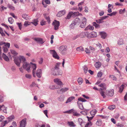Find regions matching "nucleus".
I'll use <instances>...</instances> for the list:
<instances>
[{
  "mask_svg": "<svg viewBox=\"0 0 127 127\" xmlns=\"http://www.w3.org/2000/svg\"><path fill=\"white\" fill-rule=\"evenodd\" d=\"M10 46V44L9 43H6L3 41L0 42V58L1 57L2 55L3 59L6 61H8L9 60L8 57L5 54L1 52V47H2L3 51L4 53H6L8 50L7 48H9Z\"/></svg>",
  "mask_w": 127,
  "mask_h": 127,
  "instance_id": "f257e3e1",
  "label": "nucleus"
},
{
  "mask_svg": "<svg viewBox=\"0 0 127 127\" xmlns=\"http://www.w3.org/2000/svg\"><path fill=\"white\" fill-rule=\"evenodd\" d=\"M14 60L15 63L18 66H20L21 63L23 64L26 62V58L23 56H20L18 58H15L14 59Z\"/></svg>",
  "mask_w": 127,
  "mask_h": 127,
  "instance_id": "f03ea898",
  "label": "nucleus"
},
{
  "mask_svg": "<svg viewBox=\"0 0 127 127\" xmlns=\"http://www.w3.org/2000/svg\"><path fill=\"white\" fill-rule=\"evenodd\" d=\"M98 86L102 88H100L99 91L100 92V93L101 95L103 97V98H104L105 97V95L104 93V92L102 91H105L106 90L105 84L104 83H101L100 85H98Z\"/></svg>",
  "mask_w": 127,
  "mask_h": 127,
  "instance_id": "7ed1b4c3",
  "label": "nucleus"
},
{
  "mask_svg": "<svg viewBox=\"0 0 127 127\" xmlns=\"http://www.w3.org/2000/svg\"><path fill=\"white\" fill-rule=\"evenodd\" d=\"M79 15H82V14H80L78 12H69L67 16L65 17V19H69L73 15L74 16H77Z\"/></svg>",
  "mask_w": 127,
  "mask_h": 127,
  "instance_id": "20e7f679",
  "label": "nucleus"
},
{
  "mask_svg": "<svg viewBox=\"0 0 127 127\" xmlns=\"http://www.w3.org/2000/svg\"><path fill=\"white\" fill-rule=\"evenodd\" d=\"M38 21L37 19H34L32 20L31 22H29L28 21H26L24 23V25L26 27L29 25L31 23L32 24L35 26H36L38 24Z\"/></svg>",
  "mask_w": 127,
  "mask_h": 127,
  "instance_id": "39448f33",
  "label": "nucleus"
},
{
  "mask_svg": "<svg viewBox=\"0 0 127 127\" xmlns=\"http://www.w3.org/2000/svg\"><path fill=\"white\" fill-rule=\"evenodd\" d=\"M23 68L26 69L29 72V71L30 70L31 68V66L28 63L26 62L24 63L23 64Z\"/></svg>",
  "mask_w": 127,
  "mask_h": 127,
  "instance_id": "423d86ee",
  "label": "nucleus"
},
{
  "mask_svg": "<svg viewBox=\"0 0 127 127\" xmlns=\"http://www.w3.org/2000/svg\"><path fill=\"white\" fill-rule=\"evenodd\" d=\"M52 25L54 26V29L57 30L58 29L60 25V22L59 21L55 20L52 23Z\"/></svg>",
  "mask_w": 127,
  "mask_h": 127,
  "instance_id": "0eeeda50",
  "label": "nucleus"
},
{
  "mask_svg": "<svg viewBox=\"0 0 127 127\" xmlns=\"http://www.w3.org/2000/svg\"><path fill=\"white\" fill-rule=\"evenodd\" d=\"M50 53L52 55L53 57L58 59H59V56H58L57 53L55 50H50Z\"/></svg>",
  "mask_w": 127,
  "mask_h": 127,
  "instance_id": "6e6552de",
  "label": "nucleus"
},
{
  "mask_svg": "<svg viewBox=\"0 0 127 127\" xmlns=\"http://www.w3.org/2000/svg\"><path fill=\"white\" fill-rule=\"evenodd\" d=\"M86 21V19L85 17H83V19L82 20V23L80 26V27L84 28L85 27Z\"/></svg>",
  "mask_w": 127,
  "mask_h": 127,
  "instance_id": "1a4fd4ad",
  "label": "nucleus"
},
{
  "mask_svg": "<svg viewBox=\"0 0 127 127\" xmlns=\"http://www.w3.org/2000/svg\"><path fill=\"white\" fill-rule=\"evenodd\" d=\"M54 81L56 84L58 85V86H60L61 87V86L63 85V83L61 80L58 78L54 79Z\"/></svg>",
  "mask_w": 127,
  "mask_h": 127,
  "instance_id": "9d476101",
  "label": "nucleus"
},
{
  "mask_svg": "<svg viewBox=\"0 0 127 127\" xmlns=\"http://www.w3.org/2000/svg\"><path fill=\"white\" fill-rule=\"evenodd\" d=\"M33 39L35 41L39 44H42L44 42V41H43L42 39L40 38H33Z\"/></svg>",
  "mask_w": 127,
  "mask_h": 127,
  "instance_id": "9b49d317",
  "label": "nucleus"
},
{
  "mask_svg": "<svg viewBox=\"0 0 127 127\" xmlns=\"http://www.w3.org/2000/svg\"><path fill=\"white\" fill-rule=\"evenodd\" d=\"M31 64H32V75L33 76L35 77V70L36 68V66L35 64H32V63H31Z\"/></svg>",
  "mask_w": 127,
  "mask_h": 127,
  "instance_id": "f8f14e48",
  "label": "nucleus"
},
{
  "mask_svg": "<svg viewBox=\"0 0 127 127\" xmlns=\"http://www.w3.org/2000/svg\"><path fill=\"white\" fill-rule=\"evenodd\" d=\"M60 63H57L55 64V66L54 68H52L51 69V70L52 71H57L59 70V66L60 64Z\"/></svg>",
  "mask_w": 127,
  "mask_h": 127,
  "instance_id": "ddd939ff",
  "label": "nucleus"
},
{
  "mask_svg": "<svg viewBox=\"0 0 127 127\" xmlns=\"http://www.w3.org/2000/svg\"><path fill=\"white\" fill-rule=\"evenodd\" d=\"M26 124V119H24L21 121L20 127H25Z\"/></svg>",
  "mask_w": 127,
  "mask_h": 127,
  "instance_id": "4468645a",
  "label": "nucleus"
},
{
  "mask_svg": "<svg viewBox=\"0 0 127 127\" xmlns=\"http://www.w3.org/2000/svg\"><path fill=\"white\" fill-rule=\"evenodd\" d=\"M36 74L37 76L38 77L40 78L42 75L41 69H38L37 70Z\"/></svg>",
  "mask_w": 127,
  "mask_h": 127,
  "instance_id": "2eb2a0df",
  "label": "nucleus"
},
{
  "mask_svg": "<svg viewBox=\"0 0 127 127\" xmlns=\"http://www.w3.org/2000/svg\"><path fill=\"white\" fill-rule=\"evenodd\" d=\"M57 71V72H56V71H52V74L54 76H56L57 75H61L62 74V72L61 70H59Z\"/></svg>",
  "mask_w": 127,
  "mask_h": 127,
  "instance_id": "dca6fc26",
  "label": "nucleus"
},
{
  "mask_svg": "<svg viewBox=\"0 0 127 127\" xmlns=\"http://www.w3.org/2000/svg\"><path fill=\"white\" fill-rule=\"evenodd\" d=\"M68 89L67 88H64L61 90H58L57 93L59 94H62L63 93H64L68 90Z\"/></svg>",
  "mask_w": 127,
  "mask_h": 127,
  "instance_id": "f3484780",
  "label": "nucleus"
},
{
  "mask_svg": "<svg viewBox=\"0 0 127 127\" xmlns=\"http://www.w3.org/2000/svg\"><path fill=\"white\" fill-rule=\"evenodd\" d=\"M66 47L63 46H60L59 48V50L62 54H63L66 50Z\"/></svg>",
  "mask_w": 127,
  "mask_h": 127,
  "instance_id": "a211bd4d",
  "label": "nucleus"
},
{
  "mask_svg": "<svg viewBox=\"0 0 127 127\" xmlns=\"http://www.w3.org/2000/svg\"><path fill=\"white\" fill-rule=\"evenodd\" d=\"M66 11L65 10H63L59 12L57 14V16L60 17L64 15L66 13Z\"/></svg>",
  "mask_w": 127,
  "mask_h": 127,
  "instance_id": "6ab92c4d",
  "label": "nucleus"
},
{
  "mask_svg": "<svg viewBox=\"0 0 127 127\" xmlns=\"http://www.w3.org/2000/svg\"><path fill=\"white\" fill-rule=\"evenodd\" d=\"M89 32H83L80 34H78L80 37L81 38L85 37V36L89 34Z\"/></svg>",
  "mask_w": 127,
  "mask_h": 127,
  "instance_id": "aec40b11",
  "label": "nucleus"
},
{
  "mask_svg": "<svg viewBox=\"0 0 127 127\" xmlns=\"http://www.w3.org/2000/svg\"><path fill=\"white\" fill-rule=\"evenodd\" d=\"M49 88L52 90H54L56 89H59L61 88L60 86H59L53 85H50L49 87Z\"/></svg>",
  "mask_w": 127,
  "mask_h": 127,
  "instance_id": "412c9836",
  "label": "nucleus"
},
{
  "mask_svg": "<svg viewBox=\"0 0 127 127\" xmlns=\"http://www.w3.org/2000/svg\"><path fill=\"white\" fill-rule=\"evenodd\" d=\"M80 21V19L79 18H76L72 22L75 25H78L79 24Z\"/></svg>",
  "mask_w": 127,
  "mask_h": 127,
  "instance_id": "4be33fe9",
  "label": "nucleus"
},
{
  "mask_svg": "<svg viewBox=\"0 0 127 127\" xmlns=\"http://www.w3.org/2000/svg\"><path fill=\"white\" fill-rule=\"evenodd\" d=\"M99 33L101 35V37L103 39H105L107 36L106 33L104 32H100Z\"/></svg>",
  "mask_w": 127,
  "mask_h": 127,
  "instance_id": "5701e85b",
  "label": "nucleus"
},
{
  "mask_svg": "<svg viewBox=\"0 0 127 127\" xmlns=\"http://www.w3.org/2000/svg\"><path fill=\"white\" fill-rule=\"evenodd\" d=\"M89 37H95L97 36V33L96 32H93L89 34Z\"/></svg>",
  "mask_w": 127,
  "mask_h": 127,
  "instance_id": "b1692460",
  "label": "nucleus"
},
{
  "mask_svg": "<svg viewBox=\"0 0 127 127\" xmlns=\"http://www.w3.org/2000/svg\"><path fill=\"white\" fill-rule=\"evenodd\" d=\"M75 98V97L74 96H71L68 97L66 101L65 102L66 103H68L70 102L73 99Z\"/></svg>",
  "mask_w": 127,
  "mask_h": 127,
  "instance_id": "393cba45",
  "label": "nucleus"
},
{
  "mask_svg": "<svg viewBox=\"0 0 127 127\" xmlns=\"http://www.w3.org/2000/svg\"><path fill=\"white\" fill-rule=\"evenodd\" d=\"M118 44L119 45H123L124 44V40L122 39H120L118 40Z\"/></svg>",
  "mask_w": 127,
  "mask_h": 127,
  "instance_id": "a878e982",
  "label": "nucleus"
},
{
  "mask_svg": "<svg viewBox=\"0 0 127 127\" xmlns=\"http://www.w3.org/2000/svg\"><path fill=\"white\" fill-rule=\"evenodd\" d=\"M101 65V63L99 62H96L95 64V66L96 68L100 67Z\"/></svg>",
  "mask_w": 127,
  "mask_h": 127,
  "instance_id": "bb28decb",
  "label": "nucleus"
},
{
  "mask_svg": "<svg viewBox=\"0 0 127 127\" xmlns=\"http://www.w3.org/2000/svg\"><path fill=\"white\" fill-rule=\"evenodd\" d=\"M125 87V86L124 84H122L121 86L120 87L119 90V92L120 93H121L122 92Z\"/></svg>",
  "mask_w": 127,
  "mask_h": 127,
  "instance_id": "cd10ccee",
  "label": "nucleus"
},
{
  "mask_svg": "<svg viewBox=\"0 0 127 127\" xmlns=\"http://www.w3.org/2000/svg\"><path fill=\"white\" fill-rule=\"evenodd\" d=\"M97 112L96 110H93L90 112V113L92 116H94Z\"/></svg>",
  "mask_w": 127,
  "mask_h": 127,
  "instance_id": "c85d7f7f",
  "label": "nucleus"
},
{
  "mask_svg": "<svg viewBox=\"0 0 127 127\" xmlns=\"http://www.w3.org/2000/svg\"><path fill=\"white\" fill-rule=\"evenodd\" d=\"M76 50L78 51H83L84 50L83 47L82 46H80L77 48Z\"/></svg>",
  "mask_w": 127,
  "mask_h": 127,
  "instance_id": "c756f323",
  "label": "nucleus"
},
{
  "mask_svg": "<svg viewBox=\"0 0 127 127\" xmlns=\"http://www.w3.org/2000/svg\"><path fill=\"white\" fill-rule=\"evenodd\" d=\"M78 82L79 85H81L82 83L83 80L82 79L81 77L78 78L77 80Z\"/></svg>",
  "mask_w": 127,
  "mask_h": 127,
  "instance_id": "7c9ffc66",
  "label": "nucleus"
},
{
  "mask_svg": "<svg viewBox=\"0 0 127 127\" xmlns=\"http://www.w3.org/2000/svg\"><path fill=\"white\" fill-rule=\"evenodd\" d=\"M77 103L80 109L81 110H82L83 109V106L82 104L80 103L78 101L77 102Z\"/></svg>",
  "mask_w": 127,
  "mask_h": 127,
  "instance_id": "2f4dec72",
  "label": "nucleus"
},
{
  "mask_svg": "<svg viewBox=\"0 0 127 127\" xmlns=\"http://www.w3.org/2000/svg\"><path fill=\"white\" fill-rule=\"evenodd\" d=\"M64 96L63 95H62L59 98V100L61 101H63L64 100Z\"/></svg>",
  "mask_w": 127,
  "mask_h": 127,
  "instance_id": "473e14b6",
  "label": "nucleus"
},
{
  "mask_svg": "<svg viewBox=\"0 0 127 127\" xmlns=\"http://www.w3.org/2000/svg\"><path fill=\"white\" fill-rule=\"evenodd\" d=\"M22 17L24 19L27 20L29 19V16L26 14H24L22 15Z\"/></svg>",
  "mask_w": 127,
  "mask_h": 127,
  "instance_id": "72a5a7b5",
  "label": "nucleus"
},
{
  "mask_svg": "<svg viewBox=\"0 0 127 127\" xmlns=\"http://www.w3.org/2000/svg\"><path fill=\"white\" fill-rule=\"evenodd\" d=\"M92 125V123L90 121L86 124L85 127H91Z\"/></svg>",
  "mask_w": 127,
  "mask_h": 127,
  "instance_id": "f704fd0d",
  "label": "nucleus"
},
{
  "mask_svg": "<svg viewBox=\"0 0 127 127\" xmlns=\"http://www.w3.org/2000/svg\"><path fill=\"white\" fill-rule=\"evenodd\" d=\"M75 112V110H74L73 109H71L67 111H65L64 113H73V112Z\"/></svg>",
  "mask_w": 127,
  "mask_h": 127,
  "instance_id": "c9c22d12",
  "label": "nucleus"
},
{
  "mask_svg": "<svg viewBox=\"0 0 127 127\" xmlns=\"http://www.w3.org/2000/svg\"><path fill=\"white\" fill-rule=\"evenodd\" d=\"M9 9H12L13 10H14L15 9L14 7L12 5L8 4L7 5Z\"/></svg>",
  "mask_w": 127,
  "mask_h": 127,
  "instance_id": "e433bc0d",
  "label": "nucleus"
},
{
  "mask_svg": "<svg viewBox=\"0 0 127 127\" xmlns=\"http://www.w3.org/2000/svg\"><path fill=\"white\" fill-rule=\"evenodd\" d=\"M68 124L70 126L72 127H75V124L73 122H68Z\"/></svg>",
  "mask_w": 127,
  "mask_h": 127,
  "instance_id": "4c0bfd02",
  "label": "nucleus"
},
{
  "mask_svg": "<svg viewBox=\"0 0 127 127\" xmlns=\"http://www.w3.org/2000/svg\"><path fill=\"white\" fill-rule=\"evenodd\" d=\"M114 95L113 91H109L108 92V95L109 96H112Z\"/></svg>",
  "mask_w": 127,
  "mask_h": 127,
  "instance_id": "58836bf2",
  "label": "nucleus"
},
{
  "mask_svg": "<svg viewBox=\"0 0 127 127\" xmlns=\"http://www.w3.org/2000/svg\"><path fill=\"white\" fill-rule=\"evenodd\" d=\"M115 106L114 105H110L108 107V109L111 110H113L115 108Z\"/></svg>",
  "mask_w": 127,
  "mask_h": 127,
  "instance_id": "ea45409f",
  "label": "nucleus"
},
{
  "mask_svg": "<svg viewBox=\"0 0 127 127\" xmlns=\"http://www.w3.org/2000/svg\"><path fill=\"white\" fill-rule=\"evenodd\" d=\"M78 100L79 101H81L82 102H85L87 101V100L81 97L79 98Z\"/></svg>",
  "mask_w": 127,
  "mask_h": 127,
  "instance_id": "a19ab883",
  "label": "nucleus"
},
{
  "mask_svg": "<svg viewBox=\"0 0 127 127\" xmlns=\"http://www.w3.org/2000/svg\"><path fill=\"white\" fill-rule=\"evenodd\" d=\"M8 21L9 23L10 24H12L14 22L13 19L11 17H10L8 18Z\"/></svg>",
  "mask_w": 127,
  "mask_h": 127,
  "instance_id": "79ce46f5",
  "label": "nucleus"
},
{
  "mask_svg": "<svg viewBox=\"0 0 127 127\" xmlns=\"http://www.w3.org/2000/svg\"><path fill=\"white\" fill-rule=\"evenodd\" d=\"M83 2H81L79 3L78 4V6H79L78 8V10H79V11H81L82 10V6H80V5H81L82 4H83Z\"/></svg>",
  "mask_w": 127,
  "mask_h": 127,
  "instance_id": "37998d69",
  "label": "nucleus"
},
{
  "mask_svg": "<svg viewBox=\"0 0 127 127\" xmlns=\"http://www.w3.org/2000/svg\"><path fill=\"white\" fill-rule=\"evenodd\" d=\"M102 122L100 120H97V121L96 122V124L99 126H101V125Z\"/></svg>",
  "mask_w": 127,
  "mask_h": 127,
  "instance_id": "c03bdc74",
  "label": "nucleus"
},
{
  "mask_svg": "<svg viewBox=\"0 0 127 127\" xmlns=\"http://www.w3.org/2000/svg\"><path fill=\"white\" fill-rule=\"evenodd\" d=\"M108 17V16H105L102 17L100 19H99V20H100V21H101V23H102L103 22L102 21L105 19L106 18H107Z\"/></svg>",
  "mask_w": 127,
  "mask_h": 127,
  "instance_id": "a18cd8bd",
  "label": "nucleus"
},
{
  "mask_svg": "<svg viewBox=\"0 0 127 127\" xmlns=\"http://www.w3.org/2000/svg\"><path fill=\"white\" fill-rule=\"evenodd\" d=\"M108 17V16H105L102 17L100 19H99V20H100V21H101V23H102L103 22L102 21L105 19L106 18H107Z\"/></svg>",
  "mask_w": 127,
  "mask_h": 127,
  "instance_id": "49530a36",
  "label": "nucleus"
},
{
  "mask_svg": "<svg viewBox=\"0 0 127 127\" xmlns=\"http://www.w3.org/2000/svg\"><path fill=\"white\" fill-rule=\"evenodd\" d=\"M108 17V16H105L102 17L100 19H99V20H100V21H101V23H102L103 22L102 21L105 19L106 18H107Z\"/></svg>",
  "mask_w": 127,
  "mask_h": 127,
  "instance_id": "de8ad7c7",
  "label": "nucleus"
},
{
  "mask_svg": "<svg viewBox=\"0 0 127 127\" xmlns=\"http://www.w3.org/2000/svg\"><path fill=\"white\" fill-rule=\"evenodd\" d=\"M93 25L96 28H99V25L96 23L95 22H93Z\"/></svg>",
  "mask_w": 127,
  "mask_h": 127,
  "instance_id": "09e8293b",
  "label": "nucleus"
},
{
  "mask_svg": "<svg viewBox=\"0 0 127 127\" xmlns=\"http://www.w3.org/2000/svg\"><path fill=\"white\" fill-rule=\"evenodd\" d=\"M11 53L13 55H14L15 56L17 55L18 53L16 52V51L13 50H12L11 51Z\"/></svg>",
  "mask_w": 127,
  "mask_h": 127,
  "instance_id": "8fccbe9b",
  "label": "nucleus"
},
{
  "mask_svg": "<svg viewBox=\"0 0 127 127\" xmlns=\"http://www.w3.org/2000/svg\"><path fill=\"white\" fill-rule=\"evenodd\" d=\"M7 122L6 121H4L3 122H2L1 123V127H3L5 126V125L6 124H7Z\"/></svg>",
  "mask_w": 127,
  "mask_h": 127,
  "instance_id": "3c124183",
  "label": "nucleus"
},
{
  "mask_svg": "<svg viewBox=\"0 0 127 127\" xmlns=\"http://www.w3.org/2000/svg\"><path fill=\"white\" fill-rule=\"evenodd\" d=\"M125 8H124L123 10L121 9L119 10V13L120 14H123L125 13Z\"/></svg>",
  "mask_w": 127,
  "mask_h": 127,
  "instance_id": "603ef678",
  "label": "nucleus"
},
{
  "mask_svg": "<svg viewBox=\"0 0 127 127\" xmlns=\"http://www.w3.org/2000/svg\"><path fill=\"white\" fill-rule=\"evenodd\" d=\"M83 70L84 72L85 73H86L87 71L88 68L86 66H84L83 67Z\"/></svg>",
  "mask_w": 127,
  "mask_h": 127,
  "instance_id": "864d4df0",
  "label": "nucleus"
},
{
  "mask_svg": "<svg viewBox=\"0 0 127 127\" xmlns=\"http://www.w3.org/2000/svg\"><path fill=\"white\" fill-rule=\"evenodd\" d=\"M0 33L2 36H4L5 35L4 33L3 32L2 29L0 27Z\"/></svg>",
  "mask_w": 127,
  "mask_h": 127,
  "instance_id": "5fc2aeb1",
  "label": "nucleus"
},
{
  "mask_svg": "<svg viewBox=\"0 0 127 127\" xmlns=\"http://www.w3.org/2000/svg\"><path fill=\"white\" fill-rule=\"evenodd\" d=\"M79 37V34H77L73 36L72 39L73 40H75Z\"/></svg>",
  "mask_w": 127,
  "mask_h": 127,
  "instance_id": "6e6d98bb",
  "label": "nucleus"
},
{
  "mask_svg": "<svg viewBox=\"0 0 127 127\" xmlns=\"http://www.w3.org/2000/svg\"><path fill=\"white\" fill-rule=\"evenodd\" d=\"M102 75V73L100 71L97 74V76L98 77H101Z\"/></svg>",
  "mask_w": 127,
  "mask_h": 127,
  "instance_id": "4d7b16f0",
  "label": "nucleus"
},
{
  "mask_svg": "<svg viewBox=\"0 0 127 127\" xmlns=\"http://www.w3.org/2000/svg\"><path fill=\"white\" fill-rule=\"evenodd\" d=\"M109 77H111V78L114 80H116L117 79V78L115 76L113 75H110Z\"/></svg>",
  "mask_w": 127,
  "mask_h": 127,
  "instance_id": "13d9d810",
  "label": "nucleus"
},
{
  "mask_svg": "<svg viewBox=\"0 0 127 127\" xmlns=\"http://www.w3.org/2000/svg\"><path fill=\"white\" fill-rule=\"evenodd\" d=\"M45 19L47 20L49 24L50 23V18L49 17H47L46 16H45Z\"/></svg>",
  "mask_w": 127,
  "mask_h": 127,
  "instance_id": "bf43d9fd",
  "label": "nucleus"
},
{
  "mask_svg": "<svg viewBox=\"0 0 127 127\" xmlns=\"http://www.w3.org/2000/svg\"><path fill=\"white\" fill-rule=\"evenodd\" d=\"M86 124V123L83 122L80 124L82 127H85Z\"/></svg>",
  "mask_w": 127,
  "mask_h": 127,
  "instance_id": "052dcab7",
  "label": "nucleus"
},
{
  "mask_svg": "<svg viewBox=\"0 0 127 127\" xmlns=\"http://www.w3.org/2000/svg\"><path fill=\"white\" fill-rule=\"evenodd\" d=\"M25 76L28 79H30L32 77L31 75L28 74H26Z\"/></svg>",
  "mask_w": 127,
  "mask_h": 127,
  "instance_id": "680f3d73",
  "label": "nucleus"
},
{
  "mask_svg": "<svg viewBox=\"0 0 127 127\" xmlns=\"http://www.w3.org/2000/svg\"><path fill=\"white\" fill-rule=\"evenodd\" d=\"M4 101V98L1 95H0V103L3 102Z\"/></svg>",
  "mask_w": 127,
  "mask_h": 127,
  "instance_id": "e2e57ef3",
  "label": "nucleus"
},
{
  "mask_svg": "<svg viewBox=\"0 0 127 127\" xmlns=\"http://www.w3.org/2000/svg\"><path fill=\"white\" fill-rule=\"evenodd\" d=\"M46 24V22L44 20H42L40 22V24L41 26H43L45 25Z\"/></svg>",
  "mask_w": 127,
  "mask_h": 127,
  "instance_id": "0e129e2a",
  "label": "nucleus"
},
{
  "mask_svg": "<svg viewBox=\"0 0 127 127\" xmlns=\"http://www.w3.org/2000/svg\"><path fill=\"white\" fill-rule=\"evenodd\" d=\"M1 110L3 111L4 109H7V107H5L4 105H2L0 106Z\"/></svg>",
  "mask_w": 127,
  "mask_h": 127,
  "instance_id": "69168bd1",
  "label": "nucleus"
},
{
  "mask_svg": "<svg viewBox=\"0 0 127 127\" xmlns=\"http://www.w3.org/2000/svg\"><path fill=\"white\" fill-rule=\"evenodd\" d=\"M75 25V24L72 22V23L70 26V27L71 29H73Z\"/></svg>",
  "mask_w": 127,
  "mask_h": 127,
  "instance_id": "338daca9",
  "label": "nucleus"
},
{
  "mask_svg": "<svg viewBox=\"0 0 127 127\" xmlns=\"http://www.w3.org/2000/svg\"><path fill=\"white\" fill-rule=\"evenodd\" d=\"M73 115L74 116H78L79 115V114L78 113H77V112H76V111H75V112H73Z\"/></svg>",
  "mask_w": 127,
  "mask_h": 127,
  "instance_id": "774afa93",
  "label": "nucleus"
}]
</instances>
